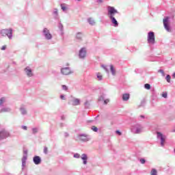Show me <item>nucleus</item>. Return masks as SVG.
<instances>
[{"label":"nucleus","mask_w":175,"mask_h":175,"mask_svg":"<svg viewBox=\"0 0 175 175\" xmlns=\"http://www.w3.org/2000/svg\"><path fill=\"white\" fill-rule=\"evenodd\" d=\"M101 68H103L104 70H105V72H107V73H109V70L107 69V66L102 65Z\"/></svg>","instance_id":"72a5a7b5"},{"label":"nucleus","mask_w":175,"mask_h":175,"mask_svg":"<svg viewBox=\"0 0 175 175\" xmlns=\"http://www.w3.org/2000/svg\"><path fill=\"white\" fill-rule=\"evenodd\" d=\"M107 16L109 18L114 17L116 14H118V10H117L114 7L108 5L107 7Z\"/></svg>","instance_id":"7ed1b4c3"},{"label":"nucleus","mask_w":175,"mask_h":175,"mask_svg":"<svg viewBox=\"0 0 175 175\" xmlns=\"http://www.w3.org/2000/svg\"><path fill=\"white\" fill-rule=\"evenodd\" d=\"M85 57H87V48L83 47L79 51V58L85 59Z\"/></svg>","instance_id":"1a4fd4ad"},{"label":"nucleus","mask_w":175,"mask_h":175,"mask_svg":"<svg viewBox=\"0 0 175 175\" xmlns=\"http://www.w3.org/2000/svg\"><path fill=\"white\" fill-rule=\"evenodd\" d=\"M1 50H3V51L6 50V45H3V46L1 47Z\"/></svg>","instance_id":"8fccbe9b"},{"label":"nucleus","mask_w":175,"mask_h":175,"mask_svg":"<svg viewBox=\"0 0 175 175\" xmlns=\"http://www.w3.org/2000/svg\"><path fill=\"white\" fill-rule=\"evenodd\" d=\"M60 6H61L62 10H63L64 12H66V10H68V8L66 7V4H65V3H62V4L60 5Z\"/></svg>","instance_id":"cd10ccee"},{"label":"nucleus","mask_w":175,"mask_h":175,"mask_svg":"<svg viewBox=\"0 0 175 175\" xmlns=\"http://www.w3.org/2000/svg\"><path fill=\"white\" fill-rule=\"evenodd\" d=\"M64 137H69V133H64Z\"/></svg>","instance_id":"3c124183"},{"label":"nucleus","mask_w":175,"mask_h":175,"mask_svg":"<svg viewBox=\"0 0 175 175\" xmlns=\"http://www.w3.org/2000/svg\"><path fill=\"white\" fill-rule=\"evenodd\" d=\"M62 90H64V91H68V86L63 85L62 86Z\"/></svg>","instance_id":"58836bf2"},{"label":"nucleus","mask_w":175,"mask_h":175,"mask_svg":"<svg viewBox=\"0 0 175 175\" xmlns=\"http://www.w3.org/2000/svg\"><path fill=\"white\" fill-rule=\"evenodd\" d=\"M33 162L36 165H40V163H42V159L39 156H34L33 158Z\"/></svg>","instance_id":"f3484780"},{"label":"nucleus","mask_w":175,"mask_h":175,"mask_svg":"<svg viewBox=\"0 0 175 175\" xmlns=\"http://www.w3.org/2000/svg\"><path fill=\"white\" fill-rule=\"evenodd\" d=\"M163 26L167 32H170V26H169V17H165L163 20Z\"/></svg>","instance_id":"f8f14e48"},{"label":"nucleus","mask_w":175,"mask_h":175,"mask_svg":"<svg viewBox=\"0 0 175 175\" xmlns=\"http://www.w3.org/2000/svg\"><path fill=\"white\" fill-rule=\"evenodd\" d=\"M74 158H77V159H79V158H80V154L79 153H75L73 155Z\"/></svg>","instance_id":"e433bc0d"},{"label":"nucleus","mask_w":175,"mask_h":175,"mask_svg":"<svg viewBox=\"0 0 175 175\" xmlns=\"http://www.w3.org/2000/svg\"><path fill=\"white\" fill-rule=\"evenodd\" d=\"M81 159L83 161V165H87V163H88V155L87 154H82L81 156Z\"/></svg>","instance_id":"dca6fc26"},{"label":"nucleus","mask_w":175,"mask_h":175,"mask_svg":"<svg viewBox=\"0 0 175 175\" xmlns=\"http://www.w3.org/2000/svg\"><path fill=\"white\" fill-rule=\"evenodd\" d=\"M27 154H28V151L27 150L23 151V156L22 158V170H24V167H25L27 165Z\"/></svg>","instance_id":"9d476101"},{"label":"nucleus","mask_w":175,"mask_h":175,"mask_svg":"<svg viewBox=\"0 0 175 175\" xmlns=\"http://www.w3.org/2000/svg\"><path fill=\"white\" fill-rule=\"evenodd\" d=\"M157 139L161 141L160 144L161 147H165V143L166 142V135H164L161 132L157 133Z\"/></svg>","instance_id":"423d86ee"},{"label":"nucleus","mask_w":175,"mask_h":175,"mask_svg":"<svg viewBox=\"0 0 175 175\" xmlns=\"http://www.w3.org/2000/svg\"><path fill=\"white\" fill-rule=\"evenodd\" d=\"M75 1H77V2H80L81 0H75Z\"/></svg>","instance_id":"864d4df0"},{"label":"nucleus","mask_w":175,"mask_h":175,"mask_svg":"<svg viewBox=\"0 0 175 175\" xmlns=\"http://www.w3.org/2000/svg\"><path fill=\"white\" fill-rule=\"evenodd\" d=\"M96 76L98 81H101V80L103 79V76H102V74L100 72L96 73Z\"/></svg>","instance_id":"c85d7f7f"},{"label":"nucleus","mask_w":175,"mask_h":175,"mask_svg":"<svg viewBox=\"0 0 175 175\" xmlns=\"http://www.w3.org/2000/svg\"><path fill=\"white\" fill-rule=\"evenodd\" d=\"M129 98H130L129 94H124L122 95V100L124 102H126V101L129 100Z\"/></svg>","instance_id":"b1692460"},{"label":"nucleus","mask_w":175,"mask_h":175,"mask_svg":"<svg viewBox=\"0 0 175 175\" xmlns=\"http://www.w3.org/2000/svg\"><path fill=\"white\" fill-rule=\"evenodd\" d=\"M88 22L89 23L90 25H95L96 24V22H95V19H94V18H88Z\"/></svg>","instance_id":"5701e85b"},{"label":"nucleus","mask_w":175,"mask_h":175,"mask_svg":"<svg viewBox=\"0 0 175 175\" xmlns=\"http://www.w3.org/2000/svg\"><path fill=\"white\" fill-rule=\"evenodd\" d=\"M109 20H111V23L113 24V27H118V21H117V19H116L114 16L112 18H109Z\"/></svg>","instance_id":"aec40b11"},{"label":"nucleus","mask_w":175,"mask_h":175,"mask_svg":"<svg viewBox=\"0 0 175 175\" xmlns=\"http://www.w3.org/2000/svg\"><path fill=\"white\" fill-rule=\"evenodd\" d=\"M0 35L3 38H5V36H7L9 40H12V39H13V29H3L0 30Z\"/></svg>","instance_id":"f03ea898"},{"label":"nucleus","mask_w":175,"mask_h":175,"mask_svg":"<svg viewBox=\"0 0 175 175\" xmlns=\"http://www.w3.org/2000/svg\"><path fill=\"white\" fill-rule=\"evenodd\" d=\"M83 36H84V35L83 34V33L78 32L76 34V39H77V40H79V42H81V40H83Z\"/></svg>","instance_id":"412c9836"},{"label":"nucleus","mask_w":175,"mask_h":175,"mask_svg":"<svg viewBox=\"0 0 175 175\" xmlns=\"http://www.w3.org/2000/svg\"><path fill=\"white\" fill-rule=\"evenodd\" d=\"M60 98H61L62 100H65V95L62 94V95L60 96Z\"/></svg>","instance_id":"de8ad7c7"},{"label":"nucleus","mask_w":175,"mask_h":175,"mask_svg":"<svg viewBox=\"0 0 175 175\" xmlns=\"http://www.w3.org/2000/svg\"><path fill=\"white\" fill-rule=\"evenodd\" d=\"M98 3H103V0H97Z\"/></svg>","instance_id":"603ef678"},{"label":"nucleus","mask_w":175,"mask_h":175,"mask_svg":"<svg viewBox=\"0 0 175 175\" xmlns=\"http://www.w3.org/2000/svg\"><path fill=\"white\" fill-rule=\"evenodd\" d=\"M78 139L83 143H87V142H90V140H91V136L88 134L81 133L78 135Z\"/></svg>","instance_id":"20e7f679"},{"label":"nucleus","mask_w":175,"mask_h":175,"mask_svg":"<svg viewBox=\"0 0 175 175\" xmlns=\"http://www.w3.org/2000/svg\"><path fill=\"white\" fill-rule=\"evenodd\" d=\"M60 72L62 75H64V76H69V75H72V73H73V70H72L69 67H64L61 68Z\"/></svg>","instance_id":"6e6552de"},{"label":"nucleus","mask_w":175,"mask_h":175,"mask_svg":"<svg viewBox=\"0 0 175 175\" xmlns=\"http://www.w3.org/2000/svg\"><path fill=\"white\" fill-rule=\"evenodd\" d=\"M6 103V98L5 97H1L0 98V107H3V105Z\"/></svg>","instance_id":"393cba45"},{"label":"nucleus","mask_w":175,"mask_h":175,"mask_svg":"<svg viewBox=\"0 0 175 175\" xmlns=\"http://www.w3.org/2000/svg\"><path fill=\"white\" fill-rule=\"evenodd\" d=\"M109 68H110V71H111L112 76H116L117 72L116 71V68H114V66L110 65Z\"/></svg>","instance_id":"4be33fe9"},{"label":"nucleus","mask_w":175,"mask_h":175,"mask_svg":"<svg viewBox=\"0 0 175 175\" xmlns=\"http://www.w3.org/2000/svg\"><path fill=\"white\" fill-rule=\"evenodd\" d=\"M104 105H107L109 103V102H110V99L107 98L104 100Z\"/></svg>","instance_id":"ea45409f"},{"label":"nucleus","mask_w":175,"mask_h":175,"mask_svg":"<svg viewBox=\"0 0 175 175\" xmlns=\"http://www.w3.org/2000/svg\"><path fill=\"white\" fill-rule=\"evenodd\" d=\"M22 129H23L24 131H27L28 129V127H27V126H21Z\"/></svg>","instance_id":"49530a36"},{"label":"nucleus","mask_w":175,"mask_h":175,"mask_svg":"<svg viewBox=\"0 0 175 175\" xmlns=\"http://www.w3.org/2000/svg\"><path fill=\"white\" fill-rule=\"evenodd\" d=\"M131 131L134 135H140L144 132V126L140 124H135L131 126Z\"/></svg>","instance_id":"f257e3e1"},{"label":"nucleus","mask_w":175,"mask_h":175,"mask_svg":"<svg viewBox=\"0 0 175 175\" xmlns=\"http://www.w3.org/2000/svg\"><path fill=\"white\" fill-rule=\"evenodd\" d=\"M150 175H158V172L154 168H152L150 171Z\"/></svg>","instance_id":"c756f323"},{"label":"nucleus","mask_w":175,"mask_h":175,"mask_svg":"<svg viewBox=\"0 0 175 175\" xmlns=\"http://www.w3.org/2000/svg\"><path fill=\"white\" fill-rule=\"evenodd\" d=\"M12 108L10 107H3L0 109V113H10Z\"/></svg>","instance_id":"a211bd4d"},{"label":"nucleus","mask_w":175,"mask_h":175,"mask_svg":"<svg viewBox=\"0 0 175 175\" xmlns=\"http://www.w3.org/2000/svg\"><path fill=\"white\" fill-rule=\"evenodd\" d=\"M162 96H163V98H167V93H163L162 94Z\"/></svg>","instance_id":"09e8293b"},{"label":"nucleus","mask_w":175,"mask_h":175,"mask_svg":"<svg viewBox=\"0 0 175 175\" xmlns=\"http://www.w3.org/2000/svg\"><path fill=\"white\" fill-rule=\"evenodd\" d=\"M174 132H175V129L174 130Z\"/></svg>","instance_id":"4d7b16f0"},{"label":"nucleus","mask_w":175,"mask_h":175,"mask_svg":"<svg viewBox=\"0 0 175 175\" xmlns=\"http://www.w3.org/2000/svg\"><path fill=\"white\" fill-rule=\"evenodd\" d=\"M63 125H64V124H60V126H62Z\"/></svg>","instance_id":"6e6d98bb"},{"label":"nucleus","mask_w":175,"mask_h":175,"mask_svg":"<svg viewBox=\"0 0 175 175\" xmlns=\"http://www.w3.org/2000/svg\"><path fill=\"white\" fill-rule=\"evenodd\" d=\"M58 28L59 31H61L62 35H64V25H62V23H59Z\"/></svg>","instance_id":"bb28decb"},{"label":"nucleus","mask_w":175,"mask_h":175,"mask_svg":"<svg viewBox=\"0 0 175 175\" xmlns=\"http://www.w3.org/2000/svg\"><path fill=\"white\" fill-rule=\"evenodd\" d=\"M52 14L55 20H59V14L58 13V9L54 8L52 12Z\"/></svg>","instance_id":"2eb2a0df"},{"label":"nucleus","mask_w":175,"mask_h":175,"mask_svg":"<svg viewBox=\"0 0 175 175\" xmlns=\"http://www.w3.org/2000/svg\"><path fill=\"white\" fill-rule=\"evenodd\" d=\"M158 72H159V73H161V76H163V77H165V76L166 75L165 74V72H164L163 70H162V69L159 70Z\"/></svg>","instance_id":"473e14b6"},{"label":"nucleus","mask_w":175,"mask_h":175,"mask_svg":"<svg viewBox=\"0 0 175 175\" xmlns=\"http://www.w3.org/2000/svg\"><path fill=\"white\" fill-rule=\"evenodd\" d=\"M92 130H93L94 132H98V128L95 126H92Z\"/></svg>","instance_id":"a19ab883"},{"label":"nucleus","mask_w":175,"mask_h":175,"mask_svg":"<svg viewBox=\"0 0 175 175\" xmlns=\"http://www.w3.org/2000/svg\"><path fill=\"white\" fill-rule=\"evenodd\" d=\"M9 136H10V134L8 131H5V130L0 131V141L5 140V139H8Z\"/></svg>","instance_id":"9b49d317"},{"label":"nucleus","mask_w":175,"mask_h":175,"mask_svg":"<svg viewBox=\"0 0 175 175\" xmlns=\"http://www.w3.org/2000/svg\"><path fill=\"white\" fill-rule=\"evenodd\" d=\"M116 133H117V135H118L119 136H121L122 135V133L120 131H116Z\"/></svg>","instance_id":"a18cd8bd"},{"label":"nucleus","mask_w":175,"mask_h":175,"mask_svg":"<svg viewBox=\"0 0 175 175\" xmlns=\"http://www.w3.org/2000/svg\"><path fill=\"white\" fill-rule=\"evenodd\" d=\"M140 163H142V165H144V163H146V159H140Z\"/></svg>","instance_id":"c03bdc74"},{"label":"nucleus","mask_w":175,"mask_h":175,"mask_svg":"<svg viewBox=\"0 0 175 175\" xmlns=\"http://www.w3.org/2000/svg\"><path fill=\"white\" fill-rule=\"evenodd\" d=\"M170 79H171V77H170V75H167L166 76V77H165L166 81H167V83H170Z\"/></svg>","instance_id":"f704fd0d"},{"label":"nucleus","mask_w":175,"mask_h":175,"mask_svg":"<svg viewBox=\"0 0 175 175\" xmlns=\"http://www.w3.org/2000/svg\"><path fill=\"white\" fill-rule=\"evenodd\" d=\"M61 120L62 121H65V120H66V116L65 115H63L61 116Z\"/></svg>","instance_id":"37998d69"},{"label":"nucleus","mask_w":175,"mask_h":175,"mask_svg":"<svg viewBox=\"0 0 175 175\" xmlns=\"http://www.w3.org/2000/svg\"><path fill=\"white\" fill-rule=\"evenodd\" d=\"M84 105H85V107H86V109H88V107H90V102L88 100L85 101Z\"/></svg>","instance_id":"c9c22d12"},{"label":"nucleus","mask_w":175,"mask_h":175,"mask_svg":"<svg viewBox=\"0 0 175 175\" xmlns=\"http://www.w3.org/2000/svg\"><path fill=\"white\" fill-rule=\"evenodd\" d=\"M42 36L46 40H51L53 39V35L50 33V30L47 28H44L42 30Z\"/></svg>","instance_id":"39448f33"},{"label":"nucleus","mask_w":175,"mask_h":175,"mask_svg":"<svg viewBox=\"0 0 175 175\" xmlns=\"http://www.w3.org/2000/svg\"><path fill=\"white\" fill-rule=\"evenodd\" d=\"M25 73L27 77H33V72H32V69L29 66L25 68Z\"/></svg>","instance_id":"4468645a"},{"label":"nucleus","mask_w":175,"mask_h":175,"mask_svg":"<svg viewBox=\"0 0 175 175\" xmlns=\"http://www.w3.org/2000/svg\"><path fill=\"white\" fill-rule=\"evenodd\" d=\"M20 111H21V113L22 114V116H27V114H28V111H27V108L24 105H22L20 107Z\"/></svg>","instance_id":"6ab92c4d"},{"label":"nucleus","mask_w":175,"mask_h":175,"mask_svg":"<svg viewBox=\"0 0 175 175\" xmlns=\"http://www.w3.org/2000/svg\"><path fill=\"white\" fill-rule=\"evenodd\" d=\"M146 118V116H143V115H141L139 117V121H143V120H144Z\"/></svg>","instance_id":"4c0bfd02"},{"label":"nucleus","mask_w":175,"mask_h":175,"mask_svg":"<svg viewBox=\"0 0 175 175\" xmlns=\"http://www.w3.org/2000/svg\"><path fill=\"white\" fill-rule=\"evenodd\" d=\"M148 44H155V33L153 31L148 33Z\"/></svg>","instance_id":"0eeeda50"},{"label":"nucleus","mask_w":175,"mask_h":175,"mask_svg":"<svg viewBox=\"0 0 175 175\" xmlns=\"http://www.w3.org/2000/svg\"><path fill=\"white\" fill-rule=\"evenodd\" d=\"M105 98H106V94H103L99 96L98 100V102H104Z\"/></svg>","instance_id":"a878e982"},{"label":"nucleus","mask_w":175,"mask_h":175,"mask_svg":"<svg viewBox=\"0 0 175 175\" xmlns=\"http://www.w3.org/2000/svg\"><path fill=\"white\" fill-rule=\"evenodd\" d=\"M49 152V149L47 148V147H44V154H48Z\"/></svg>","instance_id":"79ce46f5"},{"label":"nucleus","mask_w":175,"mask_h":175,"mask_svg":"<svg viewBox=\"0 0 175 175\" xmlns=\"http://www.w3.org/2000/svg\"><path fill=\"white\" fill-rule=\"evenodd\" d=\"M38 132H39V129L38 128H33L32 129V133L33 135L38 133Z\"/></svg>","instance_id":"7c9ffc66"},{"label":"nucleus","mask_w":175,"mask_h":175,"mask_svg":"<svg viewBox=\"0 0 175 175\" xmlns=\"http://www.w3.org/2000/svg\"><path fill=\"white\" fill-rule=\"evenodd\" d=\"M144 88L146 90H151V85H150L149 83H146L144 85Z\"/></svg>","instance_id":"2f4dec72"},{"label":"nucleus","mask_w":175,"mask_h":175,"mask_svg":"<svg viewBox=\"0 0 175 175\" xmlns=\"http://www.w3.org/2000/svg\"><path fill=\"white\" fill-rule=\"evenodd\" d=\"M173 77H175V72L173 74Z\"/></svg>","instance_id":"5fc2aeb1"},{"label":"nucleus","mask_w":175,"mask_h":175,"mask_svg":"<svg viewBox=\"0 0 175 175\" xmlns=\"http://www.w3.org/2000/svg\"><path fill=\"white\" fill-rule=\"evenodd\" d=\"M25 175H27V174H25Z\"/></svg>","instance_id":"13d9d810"},{"label":"nucleus","mask_w":175,"mask_h":175,"mask_svg":"<svg viewBox=\"0 0 175 175\" xmlns=\"http://www.w3.org/2000/svg\"><path fill=\"white\" fill-rule=\"evenodd\" d=\"M69 105H72V106H79L80 105V99L72 98L70 100Z\"/></svg>","instance_id":"ddd939ff"}]
</instances>
